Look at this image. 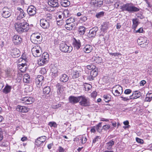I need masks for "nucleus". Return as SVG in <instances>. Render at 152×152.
<instances>
[{"mask_svg": "<svg viewBox=\"0 0 152 152\" xmlns=\"http://www.w3.org/2000/svg\"><path fill=\"white\" fill-rule=\"evenodd\" d=\"M93 59L95 63L98 64L101 63L102 61V58L99 56L94 57L93 58Z\"/></svg>", "mask_w": 152, "mask_h": 152, "instance_id": "obj_39", "label": "nucleus"}, {"mask_svg": "<svg viewBox=\"0 0 152 152\" xmlns=\"http://www.w3.org/2000/svg\"><path fill=\"white\" fill-rule=\"evenodd\" d=\"M53 73H54L55 74V75L56 76H57L60 74V70H59L58 71L57 70L56 72L54 71L53 69L51 70Z\"/></svg>", "mask_w": 152, "mask_h": 152, "instance_id": "obj_57", "label": "nucleus"}, {"mask_svg": "<svg viewBox=\"0 0 152 152\" xmlns=\"http://www.w3.org/2000/svg\"><path fill=\"white\" fill-rule=\"evenodd\" d=\"M34 99L31 96L25 97L20 99L21 102L25 104H32L34 102Z\"/></svg>", "mask_w": 152, "mask_h": 152, "instance_id": "obj_7", "label": "nucleus"}, {"mask_svg": "<svg viewBox=\"0 0 152 152\" xmlns=\"http://www.w3.org/2000/svg\"><path fill=\"white\" fill-rule=\"evenodd\" d=\"M27 60H28L27 58H26L25 57H24L23 56V57L20 58L19 59V62L20 61H22L23 62V63H22L21 64H20L21 65V66L24 67L25 66H26V62L27 61Z\"/></svg>", "mask_w": 152, "mask_h": 152, "instance_id": "obj_29", "label": "nucleus"}, {"mask_svg": "<svg viewBox=\"0 0 152 152\" xmlns=\"http://www.w3.org/2000/svg\"><path fill=\"white\" fill-rule=\"evenodd\" d=\"M48 4L53 7H58L59 6L58 0H48Z\"/></svg>", "mask_w": 152, "mask_h": 152, "instance_id": "obj_22", "label": "nucleus"}, {"mask_svg": "<svg viewBox=\"0 0 152 152\" xmlns=\"http://www.w3.org/2000/svg\"><path fill=\"white\" fill-rule=\"evenodd\" d=\"M99 138V136H97L93 140V143H95L96 141H98V140Z\"/></svg>", "mask_w": 152, "mask_h": 152, "instance_id": "obj_62", "label": "nucleus"}, {"mask_svg": "<svg viewBox=\"0 0 152 152\" xmlns=\"http://www.w3.org/2000/svg\"><path fill=\"white\" fill-rule=\"evenodd\" d=\"M41 26L44 29L48 28L50 26L49 22L45 19H41L40 21Z\"/></svg>", "mask_w": 152, "mask_h": 152, "instance_id": "obj_19", "label": "nucleus"}, {"mask_svg": "<svg viewBox=\"0 0 152 152\" xmlns=\"http://www.w3.org/2000/svg\"><path fill=\"white\" fill-rule=\"evenodd\" d=\"M110 54L112 56H118L119 55H121V54L120 53H110Z\"/></svg>", "mask_w": 152, "mask_h": 152, "instance_id": "obj_64", "label": "nucleus"}, {"mask_svg": "<svg viewBox=\"0 0 152 152\" xmlns=\"http://www.w3.org/2000/svg\"><path fill=\"white\" fill-rule=\"evenodd\" d=\"M47 137L45 136H42L38 138L35 141V144L37 147L42 146L45 141Z\"/></svg>", "mask_w": 152, "mask_h": 152, "instance_id": "obj_6", "label": "nucleus"}, {"mask_svg": "<svg viewBox=\"0 0 152 152\" xmlns=\"http://www.w3.org/2000/svg\"><path fill=\"white\" fill-rule=\"evenodd\" d=\"M61 5L64 7H66L70 4V2L67 0H62L61 1Z\"/></svg>", "mask_w": 152, "mask_h": 152, "instance_id": "obj_34", "label": "nucleus"}, {"mask_svg": "<svg viewBox=\"0 0 152 152\" xmlns=\"http://www.w3.org/2000/svg\"><path fill=\"white\" fill-rule=\"evenodd\" d=\"M43 79V77L42 76L40 75L37 77L36 79L35 83L37 84H39V83L42 82Z\"/></svg>", "mask_w": 152, "mask_h": 152, "instance_id": "obj_44", "label": "nucleus"}, {"mask_svg": "<svg viewBox=\"0 0 152 152\" xmlns=\"http://www.w3.org/2000/svg\"><path fill=\"white\" fill-rule=\"evenodd\" d=\"M122 11H127L129 12H137L139 11V8L130 5L129 4H124L121 7Z\"/></svg>", "mask_w": 152, "mask_h": 152, "instance_id": "obj_1", "label": "nucleus"}, {"mask_svg": "<svg viewBox=\"0 0 152 152\" xmlns=\"http://www.w3.org/2000/svg\"><path fill=\"white\" fill-rule=\"evenodd\" d=\"M152 99L150 98V97H149L146 96V97L145 98V100L146 102H150Z\"/></svg>", "mask_w": 152, "mask_h": 152, "instance_id": "obj_63", "label": "nucleus"}, {"mask_svg": "<svg viewBox=\"0 0 152 152\" xmlns=\"http://www.w3.org/2000/svg\"><path fill=\"white\" fill-rule=\"evenodd\" d=\"M49 60V55L47 52L44 53L38 61V64L40 66H42L46 64Z\"/></svg>", "mask_w": 152, "mask_h": 152, "instance_id": "obj_2", "label": "nucleus"}, {"mask_svg": "<svg viewBox=\"0 0 152 152\" xmlns=\"http://www.w3.org/2000/svg\"><path fill=\"white\" fill-rule=\"evenodd\" d=\"M133 25L132 26V28L135 30L139 24L138 19L137 18H133L132 19Z\"/></svg>", "mask_w": 152, "mask_h": 152, "instance_id": "obj_32", "label": "nucleus"}, {"mask_svg": "<svg viewBox=\"0 0 152 152\" xmlns=\"http://www.w3.org/2000/svg\"><path fill=\"white\" fill-rule=\"evenodd\" d=\"M64 16L65 18H68L71 15L69 11L67 10H65L63 13Z\"/></svg>", "mask_w": 152, "mask_h": 152, "instance_id": "obj_47", "label": "nucleus"}, {"mask_svg": "<svg viewBox=\"0 0 152 152\" xmlns=\"http://www.w3.org/2000/svg\"><path fill=\"white\" fill-rule=\"evenodd\" d=\"M137 42L140 46L143 48L145 47L148 43L147 40L143 37H140L138 38Z\"/></svg>", "mask_w": 152, "mask_h": 152, "instance_id": "obj_10", "label": "nucleus"}, {"mask_svg": "<svg viewBox=\"0 0 152 152\" xmlns=\"http://www.w3.org/2000/svg\"><path fill=\"white\" fill-rule=\"evenodd\" d=\"M110 128V126L109 125H105L103 126L102 129L104 130L109 129Z\"/></svg>", "mask_w": 152, "mask_h": 152, "instance_id": "obj_56", "label": "nucleus"}, {"mask_svg": "<svg viewBox=\"0 0 152 152\" xmlns=\"http://www.w3.org/2000/svg\"><path fill=\"white\" fill-rule=\"evenodd\" d=\"M46 70L45 68H42L40 71V73L42 74H45L46 73Z\"/></svg>", "mask_w": 152, "mask_h": 152, "instance_id": "obj_55", "label": "nucleus"}, {"mask_svg": "<svg viewBox=\"0 0 152 152\" xmlns=\"http://www.w3.org/2000/svg\"><path fill=\"white\" fill-rule=\"evenodd\" d=\"M136 140L137 142L140 144H142L143 143V140L139 138L136 137Z\"/></svg>", "mask_w": 152, "mask_h": 152, "instance_id": "obj_54", "label": "nucleus"}, {"mask_svg": "<svg viewBox=\"0 0 152 152\" xmlns=\"http://www.w3.org/2000/svg\"><path fill=\"white\" fill-rule=\"evenodd\" d=\"M83 86L85 90L86 91H89L92 88V86L91 85L86 83L84 84Z\"/></svg>", "mask_w": 152, "mask_h": 152, "instance_id": "obj_43", "label": "nucleus"}, {"mask_svg": "<svg viewBox=\"0 0 152 152\" xmlns=\"http://www.w3.org/2000/svg\"><path fill=\"white\" fill-rule=\"evenodd\" d=\"M98 30V28L97 26H95L91 29L88 34V36L90 37H94L96 35V32Z\"/></svg>", "mask_w": 152, "mask_h": 152, "instance_id": "obj_16", "label": "nucleus"}, {"mask_svg": "<svg viewBox=\"0 0 152 152\" xmlns=\"http://www.w3.org/2000/svg\"><path fill=\"white\" fill-rule=\"evenodd\" d=\"M104 15V12L103 11L97 13L96 15V17L97 18H100L103 17Z\"/></svg>", "mask_w": 152, "mask_h": 152, "instance_id": "obj_48", "label": "nucleus"}, {"mask_svg": "<svg viewBox=\"0 0 152 152\" xmlns=\"http://www.w3.org/2000/svg\"><path fill=\"white\" fill-rule=\"evenodd\" d=\"M41 37L40 34H39L38 35H37V34H35L32 36V38L31 39V42L35 44H39L41 41Z\"/></svg>", "mask_w": 152, "mask_h": 152, "instance_id": "obj_9", "label": "nucleus"}, {"mask_svg": "<svg viewBox=\"0 0 152 152\" xmlns=\"http://www.w3.org/2000/svg\"><path fill=\"white\" fill-rule=\"evenodd\" d=\"M79 102L80 105L83 107H87L90 105V99L84 95L79 96Z\"/></svg>", "mask_w": 152, "mask_h": 152, "instance_id": "obj_3", "label": "nucleus"}, {"mask_svg": "<svg viewBox=\"0 0 152 152\" xmlns=\"http://www.w3.org/2000/svg\"><path fill=\"white\" fill-rule=\"evenodd\" d=\"M11 88V86H9L7 84L3 89V92L5 94H8L10 92Z\"/></svg>", "mask_w": 152, "mask_h": 152, "instance_id": "obj_35", "label": "nucleus"}, {"mask_svg": "<svg viewBox=\"0 0 152 152\" xmlns=\"http://www.w3.org/2000/svg\"><path fill=\"white\" fill-rule=\"evenodd\" d=\"M12 40L14 45H19L21 43L22 39L18 35H15L13 36Z\"/></svg>", "mask_w": 152, "mask_h": 152, "instance_id": "obj_15", "label": "nucleus"}, {"mask_svg": "<svg viewBox=\"0 0 152 152\" xmlns=\"http://www.w3.org/2000/svg\"><path fill=\"white\" fill-rule=\"evenodd\" d=\"M87 68L90 70H92L96 68V66L93 64L89 65L86 66Z\"/></svg>", "mask_w": 152, "mask_h": 152, "instance_id": "obj_52", "label": "nucleus"}, {"mask_svg": "<svg viewBox=\"0 0 152 152\" xmlns=\"http://www.w3.org/2000/svg\"><path fill=\"white\" fill-rule=\"evenodd\" d=\"M92 49V48L91 46L87 45L84 47L83 50L86 53H89L91 52Z\"/></svg>", "mask_w": 152, "mask_h": 152, "instance_id": "obj_31", "label": "nucleus"}, {"mask_svg": "<svg viewBox=\"0 0 152 152\" xmlns=\"http://www.w3.org/2000/svg\"><path fill=\"white\" fill-rule=\"evenodd\" d=\"M117 86L118 89H116L114 93L113 92V95L115 96H120L122 93L123 92V88L122 87L119 85H118Z\"/></svg>", "mask_w": 152, "mask_h": 152, "instance_id": "obj_21", "label": "nucleus"}, {"mask_svg": "<svg viewBox=\"0 0 152 152\" xmlns=\"http://www.w3.org/2000/svg\"><path fill=\"white\" fill-rule=\"evenodd\" d=\"M132 91L130 89H126L124 91V93L126 94H129L132 92Z\"/></svg>", "mask_w": 152, "mask_h": 152, "instance_id": "obj_58", "label": "nucleus"}, {"mask_svg": "<svg viewBox=\"0 0 152 152\" xmlns=\"http://www.w3.org/2000/svg\"><path fill=\"white\" fill-rule=\"evenodd\" d=\"M120 97L122 99L121 100L124 101L128 102L130 100L132 99H131V96H129V98L126 97H124L123 96H121Z\"/></svg>", "mask_w": 152, "mask_h": 152, "instance_id": "obj_51", "label": "nucleus"}, {"mask_svg": "<svg viewBox=\"0 0 152 152\" xmlns=\"http://www.w3.org/2000/svg\"><path fill=\"white\" fill-rule=\"evenodd\" d=\"M143 29L142 28H140L139 29H138V30H135L134 32L136 33H143Z\"/></svg>", "mask_w": 152, "mask_h": 152, "instance_id": "obj_60", "label": "nucleus"}, {"mask_svg": "<svg viewBox=\"0 0 152 152\" xmlns=\"http://www.w3.org/2000/svg\"><path fill=\"white\" fill-rule=\"evenodd\" d=\"M103 97L104 101L106 102H108L111 99V96L109 94L104 95Z\"/></svg>", "mask_w": 152, "mask_h": 152, "instance_id": "obj_37", "label": "nucleus"}, {"mask_svg": "<svg viewBox=\"0 0 152 152\" xmlns=\"http://www.w3.org/2000/svg\"><path fill=\"white\" fill-rule=\"evenodd\" d=\"M98 73V69L95 68L92 69L91 72L90 76H88V79L90 81L93 80L94 78L97 75Z\"/></svg>", "mask_w": 152, "mask_h": 152, "instance_id": "obj_14", "label": "nucleus"}, {"mask_svg": "<svg viewBox=\"0 0 152 152\" xmlns=\"http://www.w3.org/2000/svg\"><path fill=\"white\" fill-rule=\"evenodd\" d=\"M48 125L51 127H53L54 128H56L57 125L55 122H50L48 123Z\"/></svg>", "mask_w": 152, "mask_h": 152, "instance_id": "obj_49", "label": "nucleus"}, {"mask_svg": "<svg viewBox=\"0 0 152 152\" xmlns=\"http://www.w3.org/2000/svg\"><path fill=\"white\" fill-rule=\"evenodd\" d=\"M91 4L96 7H100L103 4L102 0H91Z\"/></svg>", "mask_w": 152, "mask_h": 152, "instance_id": "obj_17", "label": "nucleus"}, {"mask_svg": "<svg viewBox=\"0 0 152 152\" xmlns=\"http://www.w3.org/2000/svg\"><path fill=\"white\" fill-rule=\"evenodd\" d=\"M104 2L107 4H110L113 3L114 0H104Z\"/></svg>", "mask_w": 152, "mask_h": 152, "instance_id": "obj_59", "label": "nucleus"}, {"mask_svg": "<svg viewBox=\"0 0 152 152\" xmlns=\"http://www.w3.org/2000/svg\"><path fill=\"white\" fill-rule=\"evenodd\" d=\"M31 51L33 55L35 57L39 56L42 53L41 49L38 45L32 48Z\"/></svg>", "mask_w": 152, "mask_h": 152, "instance_id": "obj_5", "label": "nucleus"}, {"mask_svg": "<svg viewBox=\"0 0 152 152\" xmlns=\"http://www.w3.org/2000/svg\"><path fill=\"white\" fill-rule=\"evenodd\" d=\"M17 10L18 11L16 13L17 20H20L26 16V13L22 9L18 7L17 8Z\"/></svg>", "mask_w": 152, "mask_h": 152, "instance_id": "obj_8", "label": "nucleus"}, {"mask_svg": "<svg viewBox=\"0 0 152 152\" xmlns=\"http://www.w3.org/2000/svg\"><path fill=\"white\" fill-rule=\"evenodd\" d=\"M79 96H70L69 98V103L75 104L79 102Z\"/></svg>", "mask_w": 152, "mask_h": 152, "instance_id": "obj_18", "label": "nucleus"}, {"mask_svg": "<svg viewBox=\"0 0 152 152\" xmlns=\"http://www.w3.org/2000/svg\"><path fill=\"white\" fill-rule=\"evenodd\" d=\"M36 8L35 7L31 5L28 7L27 11L29 15L33 16L36 14Z\"/></svg>", "mask_w": 152, "mask_h": 152, "instance_id": "obj_11", "label": "nucleus"}, {"mask_svg": "<svg viewBox=\"0 0 152 152\" xmlns=\"http://www.w3.org/2000/svg\"><path fill=\"white\" fill-rule=\"evenodd\" d=\"M9 11V9L8 8L4 7L2 10L1 14L2 16L5 18H7L10 17L11 15V13Z\"/></svg>", "mask_w": 152, "mask_h": 152, "instance_id": "obj_12", "label": "nucleus"}, {"mask_svg": "<svg viewBox=\"0 0 152 152\" xmlns=\"http://www.w3.org/2000/svg\"><path fill=\"white\" fill-rule=\"evenodd\" d=\"M72 78L75 79L78 77L80 76V72L77 70L74 71L72 73Z\"/></svg>", "mask_w": 152, "mask_h": 152, "instance_id": "obj_38", "label": "nucleus"}, {"mask_svg": "<svg viewBox=\"0 0 152 152\" xmlns=\"http://www.w3.org/2000/svg\"><path fill=\"white\" fill-rule=\"evenodd\" d=\"M62 87V86L59 83H58L56 84L57 93L58 95H60L63 93V91L61 88Z\"/></svg>", "mask_w": 152, "mask_h": 152, "instance_id": "obj_33", "label": "nucleus"}, {"mask_svg": "<svg viewBox=\"0 0 152 152\" xmlns=\"http://www.w3.org/2000/svg\"><path fill=\"white\" fill-rule=\"evenodd\" d=\"M30 76L28 74H25L23 77V81L25 83H28L30 81Z\"/></svg>", "mask_w": 152, "mask_h": 152, "instance_id": "obj_40", "label": "nucleus"}, {"mask_svg": "<svg viewBox=\"0 0 152 152\" xmlns=\"http://www.w3.org/2000/svg\"><path fill=\"white\" fill-rule=\"evenodd\" d=\"M72 45L73 47L75 49L78 50L81 46V42L79 39H76L73 38V40Z\"/></svg>", "mask_w": 152, "mask_h": 152, "instance_id": "obj_13", "label": "nucleus"}, {"mask_svg": "<svg viewBox=\"0 0 152 152\" xmlns=\"http://www.w3.org/2000/svg\"><path fill=\"white\" fill-rule=\"evenodd\" d=\"M80 138V140L81 141L82 144H85L86 143L87 140L86 137H85V136H82Z\"/></svg>", "mask_w": 152, "mask_h": 152, "instance_id": "obj_50", "label": "nucleus"}, {"mask_svg": "<svg viewBox=\"0 0 152 152\" xmlns=\"http://www.w3.org/2000/svg\"><path fill=\"white\" fill-rule=\"evenodd\" d=\"M115 142L113 140H111L106 143V148L107 150H110L112 149V146L114 145Z\"/></svg>", "mask_w": 152, "mask_h": 152, "instance_id": "obj_28", "label": "nucleus"}, {"mask_svg": "<svg viewBox=\"0 0 152 152\" xmlns=\"http://www.w3.org/2000/svg\"><path fill=\"white\" fill-rule=\"evenodd\" d=\"M51 91L50 88L49 86H47L45 87L43 89V93L44 94L50 96Z\"/></svg>", "mask_w": 152, "mask_h": 152, "instance_id": "obj_30", "label": "nucleus"}, {"mask_svg": "<svg viewBox=\"0 0 152 152\" xmlns=\"http://www.w3.org/2000/svg\"><path fill=\"white\" fill-rule=\"evenodd\" d=\"M60 50L62 52L70 53L72 50V47L71 46H68L64 42L61 43L59 46Z\"/></svg>", "mask_w": 152, "mask_h": 152, "instance_id": "obj_4", "label": "nucleus"}, {"mask_svg": "<svg viewBox=\"0 0 152 152\" xmlns=\"http://www.w3.org/2000/svg\"><path fill=\"white\" fill-rule=\"evenodd\" d=\"M78 31L79 32V33L81 35H83L84 34L86 29L85 27L83 26H81L79 27Z\"/></svg>", "mask_w": 152, "mask_h": 152, "instance_id": "obj_41", "label": "nucleus"}, {"mask_svg": "<svg viewBox=\"0 0 152 152\" xmlns=\"http://www.w3.org/2000/svg\"><path fill=\"white\" fill-rule=\"evenodd\" d=\"M75 22V19L73 17H71L67 19L66 20V23L68 24H72L75 25L74 22Z\"/></svg>", "mask_w": 152, "mask_h": 152, "instance_id": "obj_36", "label": "nucleus"}, {"mask_svg": "<svg viewBox=\"0 0 152 152\" xmlns=\"http://www.w3.org/2000/svg\"><path fill=\"white\" fill-rule=\"evenodd\" d=\"M12 56L14 58H17L20 56L19 50L16 48H13L11 51Z\"/></svg>", "mask_w": 152, "mask_h": 152, "instance_id": "obj_20", "label": "nucleus"}, {"mask_svg": "<svg viewBox=\"0 0 152 152\" xmlns=\"http://www.w3.org/2000/svg\"><path fill=\"white\" fill-rule=\"evenodd\" d=\"M102 122L99 123L97 125H96V126H95L96 131L99 133H100L102 130Z\"/></svg>", "mask_w": 152, "mask_h": 152, "instance_id": "obj_46", "label": "nucleus"}, {"mask_svg": "<svg viewBox=\"0 0 152 152\" xmlns=\"http://www.w3.org/2000/svg\"><path fill=\"white\" fill-rule=\"evenodd\" d=\"M58 152H64L65 151V149L61 146L58 147Z\"/></svg>", "mask_w": 152, "mask_h": 152, "instance_id": "obj_61", "label": "nucleus"}, {"mask_svg": "<svg viewBox=\"0 0 152 152\" xmlns=\"http://www.w3.org/2000/svg\"><path fill=\"white\" fill-rule=\"evenodd\" d=\"M75 26L74 24H68L66 23V24L65 25V27L66 28V29L69 30H72L74 26Z\"/></svg>", "mask_w": 152, "mask_h": 152, "instance_id": "obj_45", "label": "nucleus"}, {"mask_svg": "<svg viewBox=\"0 0 152 152\" xmlns=\"http://www.w3.org/2000/svg\"><path fill=\"white\" fill-rule=\"evenodd\" d=\"M141 94L140 92L138 91H135L133 92L132 95L131 96L132 99H137L141 96Z\"/></svg>", "mask_w": 152, "mask_h": 152, "instance_id": "obj_24", "label": "nucleus"}, {"mask_svg": "<svg viewBox=\"0 0 152 152\" xmlns=\"http://www.w3.org/2000/svg\"><path fill=\"white\" fill-rule=\"evenodd\" d=\"M68 76L65 74H62L60 76V81L62 82H66L68 81Z\"/></svg>", "mask_w": 152, "mask_h": 152, "instance_id": "obj_26", "label": "nucleus"}, {"mask_svg": "<svg viewBox=\"0 0 152 152\" xmlns=\"http://www.w3.org/2000/svg\"><path fill=\"white\" fill-rule=\"evenodd\" d=\"M16 110L22 113H26L28 111L27 107L19 105L17 106Z\"/></svg>", "mask_w": 152, "mask_h": 152, "instance_id": "obj_23", "label": "nucleus"}, {"mask_svg": "<svg viewBox=\"0 0 152 152\" xmlns=\"http://www.w3.org/2000/svg\"><path fill=\"white\" fill-rule=\"evenodd\" d=\"M46 19L45 20H47L49 22V21L52 18V15L50 14H48L46 16Z\"/></svg>", "mask_w": 152, "mask_h": 152, "instance_id": "obj_53", "label": "nucleus"}, {"mask_svg": "<svg viewBox=\"0 0 152 152\" xmlns=\"http://www.w3.org/2000/svg\"><path fill=\"white\" fill-rule=\"evenodd\" d=\"M108 28V24L107 23H104L101 26V29L103 32H105Z\"/></svg>", "mask_w": 152, "mask_h": 152, "instance_id": "obj_42", "label": "nucleus"}, {"mask_svg": "<svg viewBox=\"0 0 152 152\" xmlns=\"http://www.w3.org/2000/svg\"><path fill=\"white\" fill-rule=\"evenodd\" d=\"M22 32L27 31L29 29V24L26 22L21 23Z\"/></svg>", "mask_w": 152, "mask_h": 152, "instance_id": "obj_27", "label": "nucleus"}, {"mask_svg": "<svg viewBox=\"0 0 152 152\" xmlns=\"http://www.w3.org/2000/svg\"><path fill=\"white\" fill-rule=\"evenodd\" d=\"M21 23L17 22L15 24V27L16 31L18 33H22V28L21 27Z\"/></svg>", "mask_w": 152, "mask_h": 152, "instance_id": "obj_25", "label": "nucleus"}]
</instances>
